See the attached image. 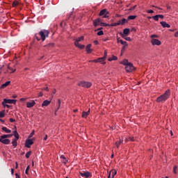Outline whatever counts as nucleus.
<instances>
[{"label": "nucleus", "mask_w": 178, "mask_h": 178, "mask_svg": "<svg viewBox=\"0 0 178 178\" xmlns=\"http://www.w3.org/2000/svg\"><path fill=\"white\" fill-rule=\"evenodd\" d=\"M147 13H154V10H148L147 11Z\"/></svg>", "instance_id": "864d4df0"}, {"label": "nucleus", "mask_w": 178, "mask_h": 178, "mask_svg": "<svg viewBox=\"0 0 178 178\" xmlns=\"http://www.w3.org/2000/svg\"><path fill=\"white\" fill-rule=\"evenodd\" d=\"M10 123H13V122H16V120L13 118H10Z\"/></svg>", "instance_id": "5fc2aeb1"}, {"label": "nucleus", "mask_w": 178, "mask_h": 178, "mask_svg": "<svg viewBox=\"0 0 178 178\" xmlns=\"http://www.w3.org/2000/svg\"><path fill=\"white\" fill-rule=\"evenodd\" d=\"M159 19H163V15H158Z\"/></svg>", "instance_id": "13d9d810"}, {"label": "nucleus", "mask_w": 178, "mask_h": 178, "mask_svg": "<svg viewBox=\"0 0 178 178\" xmlns=\"http://www.w3.org/2000/svg\"><path fill=\"white\" fill-rule=\"evenodd\" d=\"M31 155V151H29V152H26L25 156H26V158H27V159H29V158H30Z\"/></svg>", "instance_id": "2f4dec72"}, {"label": "nucleus", "mask_w": 178, "mask_h": 178, "mask_svg": "<svg viewBox=\"0 0 178 178\" xmlns=\"http://www.w3.org/2000/svg\"><path fill=\"white\" fill-rule=\"evenodd\" d=\"M130 33V29L126 28L123 30V34L124 35H129V33Z\"/></svg>", "instance_id": "5701e85b"}, {"label": "nucleus", "mask_w": 178, "mask_h": 178, "mask_svg": "<svg viewBox=\"0 0 178 178\" xmlns=\"http://www.w3.org/2000/svg\"><path fill=\"white\" fill-rule=\"evenodd\" d=\"M52 94H56V89H53Z\"/></svg>", "instance_id": "052dcab7"}, {"label": "nucleus", "mask_w": 178, "mask_h": 178, "mask_svg": "<svg viewBox=\"0 0 178 178\" xmlns=\"http://www.w3.org/2000/svg\"><path fill=\"white\" fill-rule=\"evenodd\" d=\"M38 97H42V92H40L38 95Z\"/></svg>", "instance_id": "69168bd1"}, {"label": "nucleus", "mask_w": 178, "mask_h": 178, "mask_svg": "<svg viewBox=\"0 0 178 178\" xmlns=\"http://www.w3.org/2000/svg\"><path fill=\"white\" fill-rule=\"evenodd\" d=\"M150 38H152V40H154V38H158V35H152L150 36Z\"/></svg>", "instance_id": "37998d69"}, {"label": "nucleus", "mask_w": 178, "mask_h": 178, "mask_svg": "<svg viewBox=\"0 0 178 178\" xmlns=\"http://www.w3.org/2000/svg\"><path fill=\"white\" fill-rule=\"evenodd\" d=\"M45 48H54L55 47V44L54 42L48 43L47 44L44 46Z\"/></svg>", "instance_id": "aec40b11"}, {"label": "nucleus", "mask_w": 178, "mask_h": 178, "mask_svg": "<svg viewBox=\"0 0 178 178\" xmlns=\"http://www.w3.org/2000/svg\"><path fill=\"white\" fill-rule=\"evenodd\" d=\"M15 131H13V135L15 136V134H17V128L16 127V126L14 127Z\"/></svg>", "instance_id": "a18cd8bd"}, {"label": "nucleus", "mask_w": 178, "mask_h": 178, "mask_svg": "<svg viewBox=\"0 0 178 178\" xmlns=\"http://www.w3.org/2000/svg\"><path fill=\"white\" fill-rule=\"evenodd\" d=\"M17 5H18L17 1H13L12 6H13V8H15V7L17 6Z\"/></svg>", "instance_id": "4c0bfd02"}, {"label": "nucleus", "mask_w": 178, "mask_h": 178, "mask_svg": "<svg viewBox=\"0 0 178 178\" xmlns=\"http://www.w3.org/2000/svg\"><path fill=\"white\" fill-rule=\"evenodd\" d=\"M15 163H16L15 169H17V168H19V164H17V162H16Z\"/></svg>", "instance_id": "0e129e2a"}, {"label": "nucleus", "mask_w": 178, "mask_h": 178, "mask_svg": "<svg viewBox=\"0 0 178 178\" xmlns=\"http://www.w3.org/2000/svg\"><path fill=\"white\" fill-rule=\"evenodd\" d=\"M160 24H161L162 27L167 28V29H170V26L169 25V24L166 23V22H161Z\"/></svg>", "instance_id": "2eb2a0df"}, {"label": "nucleus", "mask_w": 178, "mask_h": 178, "mask_svg": "<svg viewBox=\"0 0 178 178\" xmlns=\"http://www.w3.org/2000/svg\"><path fill=\"white\" fill-rule=\"evenodd\" d=\"M14 136L15 137V140H19V133L15 134Z\"/></svg>", "instance_id": "a19ab883"}, {"label": "nucleus", "mask_w": 178, "mask_h": 178, "mask_svg": "<svg viewBox=\"0 0 178 178\" xmlns=\"http://www.w3.org/2000/svg\"><path fill=\"white\" fill-rule=\"evenodd\" d=\"M15 177H16V178H20V176H19V175L17 173L15 174Z\"/></svg>", "instance_id": "338daca9"}, {"label": "nucleus", "mask_w": 178, "mask_h": 178, "mask_svg": "<svg viewBox=\"0 0 178 178\" xmlns=\"http://www.w3.org/2000/svg\"><path fill=\"white\" fill-rule=\"evenodd\" d=\"M84 40V36H81L80 38H78L76 39V40L74 42V45H77V44H79V42H80V41H83Z\"/></svg>", "instance_id": "6ab92c4d"}, {"label": "nucleus", "mask_w": 178, "mask_h": 178, "mask_svg": "<svg viewBox=\"0 0 178 178\" xmlns=\"http://www.w3.org/2000/svg\"><path fill=\"white\" fill-rule=\"evenodd\" d=\"M79 175L81 176V177H86V178L91 177L92 176L90 172H79Z\"/></svg>", "instance_id": "1a4fd4ad"}, {"label": "nucleus", "mask_w": 178, "mask_h": 178, "mask_svg": "<svg viewBox=\"0 0 178 178\" xmlns=\"http://www.w3.org/2000/svg\"><path fill=\"white\" fill-rule=\"evenodd\" d=\"M43 90H46V91H49V88H48V87L43 88Z\"/></svg>", "instance_id": "e2e57ef3"}, {"label": "nucleus", "mask_w": 178, "mask_h": 178, "mask_svg": "<svg viewBox=\"0 0 178 178\" xmlns=\"http://www.w3.org/2000/svg\"><path fill=\"white\" fill-rule=\"evenodd\" d=\"M137 17V15H129L128 16L127 20H134Z\"/></svg>", "instance_id": "cd10ccee"}, {"label": "nucleus", "mask_w": 178, "mask_h": 178, "mask_svg": "<svg viewBox=\"0 0 178 178\" xmlns=\"http://www.w3.org/2000/svg\"><path fill=\"white\" fill-rule=\"evenodd\" d=\"M15 173V170L13 168L11 169V175H13Z\"/></svg>", "instance_id": "680f3d73"}, {"label": "nucleus", "mask_w": 178, "mask_h": 178, "mask_svg": "<svg viewBox=\"0 0 178 178\" xmlns=\"http://www.w3.org/2000/svg\"><path fill=\"white\" fill-rule=\"evenodd\" d=\"M57 105L58 107L57 109L55 111V115H56V112H58V111H59V108H60V99H58Z\"/></svg>", "instance_id": "a878e982"}, {"label": "nucleus", "mask_w": 178, "mask_h": 178, "mask_svg": "<svg viewBox=\"0 0 178 178\" xmlns=\"http://www.w3.org/2000/svg\"><path fill=\"white\" fill-rule=\"evenodd\" d=\"M123 143V140L122 139H120L119 141H117L115 143V145L117 147V148H119L120 144H122Z\"/></svg>", "instance_id": "bb28decb"}, {"label": "nucleus", "mask_w": 178, "mask_h": 178, "mask_svg": "<svg viewBox=\"0 0 178 178\" xmlns=\"http://www.w3.org/2000/svg\"><path fill=\"white\" fill-rule=\"evenodd\" d=\"M12 145H13V147H14V148H16V147H17V140L13 139Z\"/></svg>", "instance_id": "b1692460"}, {"label": "nucleus", "mask_w": 178, "mask_h": 178, "mask_svg": "<svg viewBox=\"0 0 178 178\" xmlns=\"http://www.w3.org/2000/svg\"><path fill=\"white\" fill-rule=\"evenodd\" d=\"M151 42L152 45H161V40L158 39H152Z\"/></svg>", "instance_id": "9b49d317"}, {"label": "nucleus", "mask_w": 178, "mask_h": 178, "mask_svg": "<svg viewBox=\"0 0 178 178\" xmlns=\"http://www.w3.org/2000/svg\"><path fill=\"white\" fill-rule=\"evenodd\" d=\"M116 24H117V26H120V24L122 25V21L119 20Z\"/></svg>", "instance_id": "603ef678"}, {"label": "nucleus", "mask_w": 178, "mask_h": 178, "mask_svg": "<svg viewBox=\"0 0 178 178\" xmlns=\"http://www.w3.org/2000/svg\"><path fill=\"white\" fill-rule=\"evenodd\" d=\"M104 60H105V58L102 57V58H99L96 60H93L92 62H95V63H98L99 62H104Z\"/></svg>", "instance_id": "a211bd4d"}, {"label": "nucleus", "mask_w": 178, "mask_h": 178, "mask_svg": "<svg viewBox=\"0 0 178 178\" xmlns=\"http://www.w3.org/2000/svg\"><path fill=\"white\" fill-rule=\"evenodd\" d=\"M106 56H108V53L106 52V51H104V56L103 58H104V59H106Z\"/></svg>", "instance_id": "3c124183"}, {"label": "nucleus", "mask_w": 178, "mask_h": 178, "mask_svg": "<svg viewBox=\"0 0 178 178\" xmlns=\"http://www.w3.org/2000/svg\"><path fill=\"white\" fill-rule=\"evenodd\" d=\"M51 104V101L49 100H44L42 104V108H44V106H48Z\"/></svg>", "instance_id": "f3484780"}, {"label": "nucleus", "mask_w": 178, "mask_h": 178, "mask_svg": "<svg viewBox=\"0 0 178 178\" xmlns=\"http://www.w3.org/2000/svg\"><path fill=\"white\" fill-rule=\"evenodd\" d=\"M38 35L40 36V38L38 37ZM48 35H49V31L44 29L40 31L39 34L36 33L35 35V38H36L38 41H40V40H42V41H45V39L47 38Z\"/></svg>", "instance_id": "f03ea898"}, {"label": "nucleus", "mask_w": 178, "mask_h": 178, "mask_svg": "<svg viewBox=\"0 0 178 178\" xmlns=\"http://www.w3.org/2000/svg\"><path fill=\"white\" fill-rule=\"evenodd\" d=\"M34 136V131H32L30 135H29V138H31V137H33Z\"/></svg>", "instance_id": "09e8293b"}, {"label": "nucleus", "mask_w": 178, "mask_h": 178, "mask_svg": "<svg viewBox=\"0 0 178 178\" xmlns=\"http://www.w3.org/2000/svg\"><path fill=\"white\" fill-rule=\"evenodd\" d=\"M91 44H89L86 46V52L87 54H91L92 52V49H91Z\"/></svg>", "instance_id": "dca6fc26"}, {"label": "nucleus", "mask_w": 178, "mask_h": 178, "mask_svg": "<svg viewBox=\"0 0 178 178\" xmlns=\"http://www.w3.org/2000/svg\"><path fill=\"white\" fill-rule=\"evenodd\" d=\"M94 44H95V45H98V44H99V42H98V40H95Z\"/></svg>", "instance_id": "4d7b16f0"}, {"label": "nucleus", "mask_w": 178, "mask_h": 178, "mask_svg": "<svg viewBox=\"0 0 178 178\" xmlns=\"http://www.w3.org/2000/svg\"><path fill=\"white\" fill-rule=\"evenodd\" d=\"M75 47H77L80 49H84L85 46L83 44H80L77 43V44H75Z\"/></svg>", "instance_id": "c756f323"}, {"label": "nucleus", "mask_w": 178, "mask_h": 178, "mask_svg": "<svg viewBox=\"0 0 178 178\" xmlns=\"http://www.w3.org/2000/svg\"><path fill=\"white\" fill-rule=\"evenodd\" d=\"M117 42H120V44H122V45H124V47H127V45H129L128 44H127V42H126V41H122V39H120V38H118V39H117Z\"/></svg>", "instance_id": "4468645a"}, {"label": "nucleus", "mask_w": 178, "mask_h": 178, "mask_svg": "<svg viewBox=\"0 0 178 178\" xmlns=\"http://www.w3.org/2000/svg\"><path fill=\"white\" fill-rule=\"evenodd\" d=\"M175 37H178V32H176V33H175Z\"/></svg>", "instance_id": "774afa93"}, {"label": "nucleus", "mask_w": 178, "mask_h": 178, "mask_svg": "<svg viewBox=\"0 0 178 178\" xmlns=\"http://www.w3.org/2000/svg\"><path fill=\"white\" fill-rule=\"evenodd\" d=\"M13 134H4L0 137V143L2 144H5L6 145H8L10 144V140L8 138H10Z\"/></svg>", "instance_id": "7ed1b4c3"}, {"label": "nucleus", "mask_w": 178, "mask_h": 178, "mask_svg": "<svg viewBox=\"0 0 178 178\" xmlns=\"http://www.w3.org/2000/svg\"><path fill=\"white\" fill-rule=\"evenodd\" d=\"M169 97H170V90H167L163 95H161L156 98V102L158 104H163L169 99Z\"/></svg>", "instance_id": "f257e3e1"}, {"label": "nucleus", "mask_w": 178, "mask_h": 178, "mask_svg": "<svg viewBox=\"0 0 178 178\" xmlns=\"http://www.w3.org/2000/svg\"><path fill=\"white\" fill-rule=\"evenodd\" d=\"M60 159H64L65 163H66L67 162V161H66V157H65V156L61 155V156H60Z\"/></svg>", "instance_id": "c03bdc74"}, {"label": "nucleus", "mask_w": 178, "mask_h": 178, "mask_svg": "<svg viewBox=\"0 0 178 178\" xmlns=\"http://www.w3.org/2000/svg\"><path fill=\"white\" fill-rule=\"evenodd\" d=\"M93 26L97 27V26H101V19L97 18L93 21Z\"/></svg>", "instance_id": "f8f14e48"}, {"label": "nucleus", "mask_w": 178, "mask_h": 178, "mask_svg": "<svg viewBox=\"0 0 178 178\" xmlns=\"http://www.w3.org/2000/svg\"><path fill=\"white\" fill-rule=\"evenodd\" d=\"M30 170V165H28L26 168L25 173L26 175H29V170Z\"/></svg>", "instance_id": "58836bf2"}, {"label": "nucleus", "mask_w": 178, "mask_h": 178, "mask_svg": "<svg viewBox=\"0 0 178 178\" xmlns=\"http://www.w3.org/2000/svg\"><path fill=\"white\" fill-rule=\"evenodd\" d=\"M78 86L80 87H83L84 88H90L92 84L90 82L88 81H81Z\"/></svg>", "instance_id": "20e7f679"}, {"label": "nucleus", "mask_w": 178, "mask_h": 178, "mask_svg": "<svg viewBox=\"0 0 178 178\" xmlns=\"http://www.w3.org/2000/svg\"><path fill=\"white\" fill-rule=\"evenodd\" d=\"M97 35H104V31H99V32H97Z\"/></svg>", "instance_id": "49530a36"}, {"label": "nucleus", "mask_w": 178, "mask_h": 178, "mask_svg": "<svg viewBox=\"0 0 178 178\" xmlns=\"http://www.w3.org/2000/svg\"><path fill=\"white\" fill-rule=\"evenodd\" d=\"M100 26H103V27H106L107 26H109V24L105 23V22H101L100 23Z\"/></svg>", "instance_id": "e433bc0d"}, {"label": "nucleus", "mask_w": 178, "mask_h": 178, "mask_svg": "<svg viewBox=\"0 0 178 178\" xmlns=\"http://www.w3.org/2000/svg\"><path fill=\"white\" fill-rule=\"evenodd\" d=\"M35 105V101L31 100V102H26V108H33Z\"/></svg>", "instance_id": "9d476101"}, {"label": "nucleus", "mask_w": 178, "mask_h": 178, "mask_svg": "<svg viewBox=\"0 0 178 178\" xmlns=\"http://www.w3.org/2000/svg\"><path fill=\"white\" fill-rule=\"evenodd\" d=\"M9 84H10V81H6L5 83H3L1 86V88H6V87H8V86H9Z\"/></svg>", "instance_id": "4be33fe9"}, {"label": "nucleus", "mask_w": 178, "mask_h": 178, "mask_svg": "<svg viewBox=\"0 0 178 178\" xmlns=\"http://www.w3.org/2000/svg\"><path fill=\"white\" fill-rule=\"evenodd\" d=\"M34 144L33 139H26L25 142V147L26 148H31V145Z\"/></svg>", "instance_id": "0eeeda50"}, {"label": "nucleus", "mask_w": 178, "mask_h": 178, "mask_svg": "<svg viewBox=\"0 0 178 178\" xmlns=\"http://www.w3.org/2000/svg\"><path fill=\"white\" fill-rule=\"evenodd\" d=\"M136 8H137V5H135V6H134L131 7V8L129 9V10H134V9H136Z\"/></svg>", "instance_id": "79ce46f5"}, {"label": "nucleus", "mask_w": 178, "mask_h": 178, "mask_svg": "<svg viewBox=\"0 0 178 178\" xmlns=\"http://www.w3.org/2000/svg\"><path fill=\"white\" fill-rule=\"evenodd\" d=\"M16 99H4L2 102V105H5V104H16Z\"/></svg>", "instance_id": "6e6552de"}, {"label": "nucleus", "mask_w": 178, "mask_h": 178, "mask_svg": "<svg viewBox=\"0 0 178 178\" xmlns=\"http://www.w3.org/2000/svg\"><path fill=\"white\" fill-rule=\"evenodd\" d=\"M111 59L112 60H118V57L116 56H112Z\"/></svg>", "instance_id": "de8ad7c7"}, {"label": "nucleus", "mask_w": 178, "mask_h": 178, "mask_svg": "<svg viewBox=\"0 0 178 178\" xmlns=\"http://www.w3.org/2000/svg\"><path fill=\"white\" fill-rule=\"evenodd\" d=\"M48 139V135H45L44 138V141H47V140Z\"/></svg>", "instance_id": "6e6d98bb"}, {"label": "nucleus", "mask_w": 178, "mask_h": 178, "mask_svg": "<svg viewBox=\"0 0 178 178\" xmlns=\"http://www.w3.org/2000/svg\"><path fill=\"white\" fill-rule=\"evenodd\" d=\"M125 23H127V19H126L125 18L122 19L121 26H123V24H124Z\"/></svg>", "instance_id": "7c9ffc66"}, {"label": "nucleus", "mask_w": 178, "mask_h": 178, "mask_svg": "<svg viewBox=\"0 0 178 178\" xmlns=\"http://www.w3.org/2000/svg\"><path fill=\"white\" fill-rule=\"evenodd\" d=\"M111 27H116V26H118V24L116 23H113L110 25Z\"/></svg>", "instance_id": "8fccbe9b"}, {"label": "nucleus", "mask_w": 178, "mask_h": 178, "mask_svg": "<svg viewBox=\"0 0 178 178\" xmlns=\"http://www.w3.org/2000/svg\"><path fill=\"white\" fill-rule=\"evenodd\" d=\"M134 70V66L131 63L127 65V66H125V70L126 72H128V73L133 72Z\"/></svg>", "instance_id": "423d86ee"}, {"label": "nucleus", "mask_w": 178, "mask_h": 178, "mask_svg": "<svg viewBox=\"0 0 178 178\" xmlns=\"http://www.w3.org/2000/svg\"><path fill=\"white\" fill-rule=\"evenodd\" d=\"M8 70L11 71V73H15V72H16L15 69L12 68L11 67L8 66Z\"/></svg>", "instance_id": "f704fd0d"}, {"label": "nucleus", "mask_w": 178, "mask_h": 178, "mask_svg": "<svg viewBox=\"0 0 178 178\" xmlns=\"http://www.w3.org/2000/svg\"><path fill=\"white\" fill-rule=\"evenodd\" d=\"M3 106H5L6 108H9V105L6 104H2Z\"/></svg>", "instance_id": "bf43d9fd"}, {"label": "nucleus", "mask_w": 178, "mask_h": 178, "mask_svg": "<svg viewBox=\"0 0 178 178\" xmlns=\"http://www.w3.org/2000/svg\"><path fill=\"white\" fill-rule=\"evenodd\" d=\"M1 130H3V131H5V133L9 134V133H12V131L10 129H8L7 127H3L1 128Z\"/></svg>", "instance_id": "412c9836"}, {"label": "nucleus", "mask_w": 178, "mask_h": 178, "mask_svg": "<svg viewBox=\"0 0 178 178\" xmlns=\"http://www.w3.org/2000/svg\"><path fill=\"white\" fill-rule=\"evenodd\" d=\"M122 38H124V40H126V41H131V39L130 38V37H127L124 38V35H122Z\"/></svg>", "instance_id": "c9c22d12"}, {"label": "nucleus", "mask_w": 178, "mask_h": 178, "mask_svg": "<svg viewBox=\"0 0 178 178\" xmlns=\"http://www.w3.org/2000/svg\"><path fill=\"white\" fill-rule=\"evenodd\" d=\"M99 16H103L105 19L109 17V13L108 12V10L103 9L99 12Z\"/></svg>", "instance_id": "39448f33"}, {"label": "nucleus", "mask_w": 178, "mask_h": 178, "mask_svg": "<svg viewBox=\"0 0 178 178\" xmlns=\"http://www.w3.org/2000/svg\"><path fill=\"white\" fill-rule=\"evenodd\" d=\"M121 65H124V66H127V65H129L131 63H129V60L127 59H124L123 61H122Z\"/></svg>", "instance_id": "393cba45"}, {"label": "nucleus", "mask_w": 178, "mask_h": 178, "mask_svg": "<svg viewBox=\"0 0 178 178\" xmlns=\"http://www.w3.org/2000/svg\"><path fill=\"white\" fill-rule=\"evenodd\" d=\"M5 118V113L3 111L0 112V118Z\"/></svg>", "instance_id": "ea45409f"}, {"label": "nucleus", "mask_w": 178, "mask_h": 178, "mask_svg": "<svg viewBox=\"0 0 178 178\" xmlns=\"http://www.w3.org/2000/svg\"><path fill=\"white\" fill-rule=\"evenodd\" d=\"M177 165H175L173 168V172L175 173V175L177 174Z\"/></svg>", "instance_id": "72a5a7b5"}, {"label": "nucleus", "mask_w": 178, "mask_h": 178, "mask_svg": "<svg viewBox=\"0 0 178 178\" xmlns=\"http://www.w3.org/2000/svg\"><path fill=\"white\" fill-rule=\"evenodd\" d=\"M88 115H90V108L88 109V111L87 112L86 111H83L82 112V118H83L84 119H87V118L88 117Z\"/></svg>", "instance_id": "ddd939ff"}, {"label": "nucleus", "mask_w": 178, "mask_h": 178, "mask_svg": "<svg viewBox=\"0 0 178 178\" xmlns=\"http://www.w3.org/2000/svg\"><path fill=\"white\" fill-rule=\"evenodd\" d=\"M152 19H153V20H155L156 22H158V20H159V17L158 15L153 16Z\"/></svg>", "instance_id": "473e14b6"}, {"label": "nucleus", "mask_w": 178, "mask_h": 178, "mask_svg": "<svg viewBox=\"0 0 178 178\" xmlns=\"http://www.w3.org/2000/svg\"><path fill=\"white\" fill-rule=\"evenodd\" d=\"M110 172H111V173H112V174H111V176H112L111 178L115 177V176H116V174L118 173V172H116V170H112L110 171Z\"/></svg>", "instance_id": "c85d7f7f"}]
</instances>
